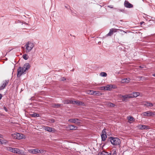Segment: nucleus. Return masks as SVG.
Listing matches in <instances>:
<instances>
[{"label": "nucleus", "mask_w": 155, "mask_h": 155, "mask_svg": "<svg viewBox=\"0 0 155 155\" xmlns=\"http://www.w3.org/2000/svg\"><path fill=\"white\" fill-rule=\"evenodd\" d=\"M7 150L12 152L16 153L19 154L23 155L24 153V151L22 150H20L18 149L17 148L8 147L7 148Z\"/></svg>", "instance_id": "f257e3e1"}, {"label": "nucleus", "mask_w": 155, "mask_h": 155, "mask_svg": "<svg viewBox=\"0 0 155 155\" xmlns=\"http://www.w3.org/2000/svg\"><path fill=\"white\" fill-rule=\"evenodd\" d=\"M111 143L114 145H118L120 143V140L117 137H110L109 138Z\"/></svg>", "instance_id": "f03ea898"}, {"label": "nucleus", "mask_w": 155, "mask_h": 155, "mask_svg": "<svg viewBox=\"0 0 155 155\" xmlns=\"http://www.w3.org/2000/svg\"><path fill=\"white\" fill-rule=\"evenodd\" d=\"M25 46L26 49V52L27 53L30 52L33 48L34 45L33 43L28 42L26 44Z\"/></svg>", "instance_id": "7ed1b4c3"}, {"label": "nucleus", "mask_w": 155, "mask_h": 155, "mask_svg": "<svg viewBox=\"0 0 155 155\" xmlns=\"http://www.w3.org/2000/svg\"><path fill=\"white\" fill-rule=\"evenodd\" d=\"M9 82V80L3 81L2 82V85H0V90L4 89L8 84Z\"/></svg>", "instance_id": "20e7f679"}, {"label": "nucleus", "mask_w": 155, "mask_h": 155, "mask_svg": "<svg viewBox=\"0 0 155 155\" xmlns=\"http://www.w3.org/2000/svg\"><path fill=\"white\" fill-rule=\"evenodd\" d=\"M17 76L20 77L23 74H25V71H24V69L21 67H20L17 70Z\"/></svg>", "instance_id": "39448f33"}, {"label": "nucleus", "mask_w": 155, "mask_h": 155, "mask_svg": "<svg viewBox=\"0 0 155 155\" xmlns=\"http://www.w3.org/2000/svg\"><path fill=\"white\" fill-rule=\"evenodd\" d=\"M68 121L71 123H74L77 124H79L81 123L80 120L77 118L70 119L68 120Z\"/></svg>", "instance_id": "423d86ee"}, {"label": "nucleus", "mask_w": 155, "mask_h": 155, "mask_svg": "<svg viewBox=\"0 0 155 155\" xmlns=\"http://www.w3.org/2000/svg\"><path fill=\"white\" fill-rule=\"evenodd\" d=\"M124 5L125 7L128 8H132L133 7V5L131 4L128 1H125L124 3Z\"/></svg>", "instance_id": "0eeeda50"}, {"label": "nucleus", "mask_w": 155, "mask_h": 155, "mask_svg": "<svg viewBox=\"0 0 155 155\" xmlns=\"http://www.w3.org/2000/svg\"><path fill=\"white\" fill-rule=\"evenodd\" d=\"M130 94L124 95H121V98H123L122 101H126L128 98H132V97L131 96Z\"/></svg>", "instance_id": "6e6552de"}, {"label": "nucleus", "mask_w": 155, "mask_h": 155, "mask_svg": "<svg viewBox=\"0 0 155 155\" xmlns=\"http://www.w3.org/2000/svg\"><path fill=\"white\" fill-rule=\"evenodd\" d=\"M116 29L111 28L110 29L109 32L106 35L107 36H111L113 35L114 32H117Z\"/></svg>", "instance_id": "1a4fd4ad"}, {"label": "nucleus", "mask_w": 155, "mask_h": 155, "mask_svg": "<svg viewBox=\"0 0 155 155\" xmlns=\"http://www.w3.org/2000/svg\"><path fill=\"white\" fill-rule=\"evenodd\" d=\"M45 130L48 132H54L55 130L54 128L48 126L45 127Z\"/></svg>", "instance_id": "9d476101"}, {"label": "nucleus", "mask_w": 155, "mask_h": 155, "mask_svg": "<svg viewBox=\"0 0 155 155\" xmlns=\"http://www.w3.org/2000/svg\"><path fill=\"white\" fill-rule=\"evenodd\" d=\"M30 68V66L29 63H27L24 64L22 68L24 69V71L25 72L26 71L29 69Z\"/></svg>", "instance_id": "9b49d317"}, {"label": "nucleus", "mask_w": 155, "mask_h": 155, "mask_svg": "<svg viewBox=\"0 0 155 155\" xmlns=\"http://www.w3.org/2000/svg\"><path fill=\"white\" fill-rule=\"evenodd\" d=\"M137 127L140 129H147L148 128V126L143 125H139L137 126Z\"/></svg>", "instance_id": "f8f14e48"}, {"label": "nucleus", "mask_w": 155, "mask_h": 155, "mask_svg": "<svg viewBox=\"0 0 155 155\" xmlns=\"http://www.w3.org/2000/svg\"><path fill=\"white\" fill-rule=\"evenodd\" d=\"M140 94V93L139 92H134L131 94H130V95L132 97V98L133 97H136L139 96Z\"/></svg>", "instance_id": "ddd939ff"}, {"label": "nucleus", "mask_w": 155, "mask_h": 155, "mask_svg": "<svg viewBox=\"0 0 155 155\" xmlns=\"http://www.w3.org/2000/svg\"><path fill=\"white\" fill-rule=\"evenodd\" d=\"M17 139H18L25 138V136L22 134L17 133Z\"/></svg>", "instance_id": "4468645a"}, {"label": "nucleus", "mask_w": 155, "mask_h": 155, "mask_svg": "<svg viewBox=\"0 0 155 155\" xmlns=\"http://www.w3.org/2000/svg\"><path fill=\"white\" fill-rule=\"evenodd\" d=\"M28 151L30 153H38V149L30 150H28Z\"/></svg>", "instance_id": "2eb2a0df"}, {"label": "nucleus", "mask_w": 155, "mask_h": 155, "mask_svg": "<svg viewBox=\"0 0 155 155\" xmlns=\"http://www.w3.org/2000/svg\"><path fill=\"white\" fill-rule=\"evenodd\" d=\"M143 105L147 107H151L153 106V104L151 103L145 102L143 104Z\"/></svg>", "instance_id": "dca6fc26"}, {"label": "nucleus", "mask_w": 155, "mask_h": 155, "mask_svg": "<svg viewBox=\"0 0 155 155\" xmlns=\"http://www.w3.org/2000/svg\"><path fill=\"white\" fill-rule=\"evenodd\" d=\"M68 127L70 129V130H76L77 128V127L76 126L71 125H68Z\"/></svg>", "instance_id": "f3484780"}, {"label": "nucleus", "mask_w": 155, "mask_h": 155, "mask_svg": "<svg viewBox=\"0 0 155 155\" xmlns=\"http://www.w3.org/2000/svg\"><path fill=\"white\" fill-rule=\"evenodd\" d=\"M98 155H111V153L105 151H103L101 153H99Z\"/></svg>", "instance_id": "a211bd4d"}, {"label": "nucleus", "mask_w": 155, "mask_h": 155, "mask_svg": "<svg viewBox=\"0 0 155 155\" xmlns=\"http://www.w3.org/2000/svg\"><path fill=\"white\" fill-rule=\"evenodd\" d=\"M101 90L111 91L110 89L109 84L107 86L102 87H101Z\"/></svg>", "instance_id": "6ab92c4d"}, {"label": "nucleus", "mask_w": 155, "mask_h": 155, "mask_svg": "<svg viewBox=\"0 0 155 155\" xmlns=\"http://www.w3.org/2000/svg\"><path fill=\"white\" fill-rule=\"evenodd\" d=\"M142 114L143 116H150L151 114H150V111H147L143 112L142 113Z\"/></svg>", "instance_id": "aec40b11"}, {"label": "nucleus", "mask_w": 155, "mask_h": 155, "mask_svg": "<svg viewBox=\"0 0 155 155\" xmlns=\"http://www.w3.org/2000/svg\"><path fill=\"white\" fill-rule=\"evenodd\" d=\"M99 93V92L98 91H90L89 94L91 95H97Z\"/></svg>", "instance_id": "412c9836"}, {"label": "nucleus", "mask_w": 155, "mask_h": 155, "mask_svg": "<svg viewBox=\"0 0 155 155\" xmlns=\"http://www.w3.org/2000/svg\"><path fill=\"white\" fill-rule=\"evenodd\" d=\"M101 136L102 141H104L105 140L107 137V135H101Z\"/></svg>", "instance_id": "4be33fe9"}, {"label": "nucleus", "mask_w": 155, "mask_h": 155, "mask_svg": "<svg viewBox=\"0 0 155 155\" xmlns=\"http://www.w3.org/2000/svg\"><path fill=\"white\" fill-rule=\"evenodd\" d=\"M61 106V104H54L52 105V107L55 108H58Z\"/></svg>", "instance_id": "5701e85b"}, {"label": "nucleus", "mask_w": 155, "mask_h": 155, "mask_svg": "<svg viewBox=\"0 0 155 155\" xmlns=\"http://www.w3.org/2000/svg\"><path fill=\"white\" fill-rule=\"evenodd\" d=\"M110 89L111 90L112 88L116 89L117 88V86L114 84H109Z\"/></svg>", "instance_id": "b1692460"}, {"label": "nucleus", "mask_w": 155, "mask_h": 155, "mask_svg": "<svg viewBox=\"0 0 155 155\" xmlns=\"http://www.w3.org/2000/svg\"><path fill=\"white\" fill-rule=\"evenodd\" d=\"M31 116L32 117H39V114H37L36 113H34L33 114H31Z\"/></svg>", "instance_id": "393cba45"}, {"label": "nucleus", "mask_w": 155, "mask_h": 155, "mask_svg": "<svg viewBox=\"0 0 155 155\" xmlns=\"http://www.w3.org/2000/svg\"><path fill=\"white\" fill-rule=\"evenodd\" d=\"M76 104H77L78 105H84V103L81 101H76Z\"/></svg>", "instance_id": "a878e982"}, {"label": "nucleus", "mask_w": 155, "mask_h": 155, "mask_svg": "<svg viewBox=\"0 0 155 155\" xmlns=\"http://www.w3.org/2000/svg\"><path fill=\"white\" fill-rule=\"evenodd\" d=\"M129 120L134 121L135 120L134 118L132 116H129L128 118Z\"/></svg>", "instance_id": "bb28decb"}, {"label": "nucleus", "mask_w": 155, "mask_h": 155, "mask_svg": "<svg viewBox=\"0 0 155 155\" xmlns=\"http://www.w3.org/2000/svg\"><path fill=\"white\" fill-rule=\"evenodd\" d=\"M107 105L108 107H114L115 106V105L114 104L110 102L107 103Z\"/></svg>", "instance_id": "cd10ccee"}, {"label": "nucleus", "mask_w": 155, "mask_h": 155, "mask_svg": "<svg viewBox=\"0 0 155 155\" xmlns=\"http://www.w3.org/2000/svg\"><path fill=\"white\" fill-rule=\"evenodd\" d=\"M22 57L25 60H27L28 58V56L26 54H24L22 56Z\"/></svg>", "instance_id": "c85d7f7f"}, {"label": "nucleus", "mask_w": 155, "mask_h": 155, "mask_svg": "<svg viewBox=\"0 0 155 155\" xmlns=\"http://www.w3.org/2000/svg\"><path fill=\"white\" fill-rule=\"evenodd\" d=\"M17 133L13 134H12V137L14 138L17 139Z\"/></svg>", "instance_id": "c756f323"}, {"label": "nucleus", "mask_w": 155, "mask_h": 155, "mask_svg": "<svg viewBox=\"0 0 155 155\" xmlns=\"http://www.w3.org/2000/svg\"><path fill=\"white\" fill-rule=\"evenodd\" d=\"M100 75L102 77H106L107 76V73L104 72H101L100 74Z\"/></svg>", "instance_id": "7c9ffc66"}, {"label": "nucleus", "mask_w": 155, "mask_h": 155, "mask_svg": "<svg viewBox=\"0 0 155 155\" xmlns=\"http://www.w3.org/2000/svg\"><path fill=\"white\" fill-rule=\"evenodd\" d=\"M38 153H44V152H45V151L44 150H39L38 149Z\"/></svg>", "instance_id": "2f4dec72"}, {"label": "nucleus", "mask_w": 155, "mask_h": 155, "mask_svg": "<svg viewBox=\"0 0 155 155\" xmlns=\"http://www.w3.org/2000/svg\"><path fill=\"white\" fill-rule=\"evenodd\" d=\"M123 81H124V82L128 83L130 81L129 78H124L123 79Z\"/></svg>", "instance_id": "473e14b6"}, {"label": "nucleus", "mask_w": 155, "mask_h": 155, "mask_svg": "<svg viewBox=\"0 0 155 155\" xmlns=\"http://www.w3.org/2000/svg\"><path fill=\"white\" fill-rule=\"evenodd\" d=\"M107 133L106 132V130L105 129H103L101 135H106Z\"/></svg>", "instance_id": "72a5a7b5"}, {"label": "nucleus", "mask_w": 155, "mask_h": 155, "mask_svg": "<svg viewBox=\"0 0 155 155\" xmlns=\"http://www.w3.org/2000/svg\"><path fill=\"white\" fill-rule=\"evenodd\" d=\"M70 100H65L64 102V104H70Z\"/></svg>", "instance_id": "f704fd0d"}, {"label": "nucleus", "mask_w": 155, "mask_h": 155, "mask_svg": "<svg viewBox=\"0 0 155 155\" xmlns=\"http://www.w3.org/2000/svg\"><path fill=\"white\" fill-rule=\"evenodd\" d=\"M76 101H74L70 100V104H74L75 103L76 104Z\"/></svg>", "instance_id": "c9c22d12"}, {"label": "nucleus", "mask_w": 155, "mask_h": 155, "mask_svg": "<svg viewBox=\"0 0 155 155\" xmlns=\"http://www.w3.org/2000/svg\"><path fill=\"white\" fill-rule=\"evenodd\" d=\"M66 80V78H65L64 77H62L60 79V81H65Z\"/></svg>", "instance_id": "e433bc0d"}, {"label": "nucleus", "mask_w": 155, "mask_h": 155, "mask_svg": "<svg viewBox=\"0 0 155 155\" xmlns=\"http://www.w3.org/2000/svg\"><path fill=\"white\" fill-rule=\"evenodd\" d=\"M150 114H151V116H155V112H150Z\"/></svg>", "instance_id": "4c0bfd02"}, {"label": "nucleus", "mask_w": 155, "mask_h": 155, "mask_svg": "<svg viewBox=\"0 0 155 155\" xmlns=\"http://www.w3.org/2000/svg\"><path fill=\"white\" fill-rule=\"evenodd\" d=\"M111 155H117V153L116 151H114L113 152V153L111 154Z\"/></svg>", "instance_id": "58836bf2"}, {"label": "nucleus", "mask_w": 155, "mask_h": 155, "mask_svg": "<svg viewBox=\"0 0 155 155\" xmlns=\"http://www.w3.org/2000/svg\"><path fill=\"white\" fill-rule=\"evenodd\" d=\"M3 109L6 112H8V110L4 106L3 107Z\"/></svg>", "instance_id": "ea45409f"}, {"label": "nucleus", "mask_w": 155, "mask_h": 155, "mask_svg": "<svg viewBox=\"0 0 155 155\" xmlns=\"http://www.w3.org/2000/svg\"><path fill=\"white\" fill-rule=\"evenodd\" d=\"M3 143V140L2 139H0V144H2Z\"/></svg>", "instance_id": "a19ab883"}, {"label": "nucleus", "mask_w": 155, "mask_h": 155, "mask_svg": "<svg viewBox=\"0 0 155 155\" xmlns=\"http://www.w3.org/2000/svg\"><path fill=\"white\" fill-rule=\"evenodd\" d=\"M119 11H120L121 12H124V9H120Z\"/></svg>", "instance_id": "79ce46f5"}, {"label": "nucleus", "mask_w": 155, "mask_h": 155, "mask_svg": "<svg viewBox=\"0 0 155 155\" xmlns=\"http://www.w3.org/2000/svg\"><path fill=\"white\" fill-rule=\"evenodd\" d=\"M144 23V22L143 21H141L140 23V24L141 25H142Z\"/></svg>", "instance_id": "37998d69"}, {"label": "nucleus", "mask_w": 155, "mask_h": 155, "mask_svg": "<svg viewBox=\"0 0 155 155\" xmlns=\"http://www.w3.org/2000/svg\"><path fill=\"white\" fill-rule=\"evenodd\" d=\"M2 95L1 94H0V100H1L2 97Z\"/></svg>", "instance_id": "c03bdc74"}, {"label": "nucleus", "mask_w": 155, "mask_h": 155, "mask_svg": "<svg viewBox=\"0 0 155 155\" xmlns=\"http://www.w3.org/2000/svg\"><path fill=\"white\" fill-rule=\"evenodd\" d=\"M2 135L1 134H0V138H2Z\"/></svg>", "instance_id": "a18cd8bd"}, {"label": "nucleus", "mask_w": 155, "mask_h": 155, "mask_svg": "<svg viewBox=\"0 0 155 155\" xmlns=\"http://www.w3.org/2000/svg\"><path fill=\"white\" fill-rule=\"evenodd\" d=\"M152 75L154 77H155V73L153 74Z\"/></svg>", "instance_id": "49530a36"}, {"label": "nucleus", "mask_w": 155, "mask_h": 155, "mask_svg": "<svg viewBox=\"0 0 155 155\" xmlns=\"http://www.w3.org/2000/svg\"><path fill=\"white\" fill-rule=\"evenodd\" d=\"M129 123H132V122H130V121H129Z\"/></svg>", "instance_id": "de8ad7c7"}, {"label": "nucleus", "mask_w": 155, "mask_h": 155, "mask_svg": "<svg viewBox=\"0 0 155 155\" xmlns=\"http://www.w3.org/2000/svg\"><path fill=\"white\" fill-rule=\"evenodd\" d=\"M110 7H111V8H112V7H111V6H110Z\"/></svg>", "instance_id": "09e8293b"}, {"label": "nucleus", "mask_w": 155, "mask_h": 155, "mask_svg": "<svg viewBox=\"0 0 155 155\" xmlns=\"http://www.w3.org/2000/svg\"><path fill=\"white\" fill-rule=\"evenodd\" d=\"M110 7H111V8H112V7H111V6H110Z\"/></svg>", "instance_id": "8fccbe9b"}]
</instances>
